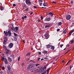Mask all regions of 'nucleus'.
I'll return each instance as SVG.
<instances>
[{"label": "nucleus", "instance_id": "nucleus-8", "mask_svg": "<svg viewBox=\"0 0 74 74\" xmlns=\"http://www.w3.org/2000/svg\"><path fill=\"white\" fill-rule=\"evenodd\" d=\"M12 47H13V44L12 43H10L8 45V47L9 48H11Z\"/></svg>", "mask_w": 74, "mask_h": 74}, {"label": "nucleus", "instance_id": "nucleus-32", "mask_svg": "<svg viewBox=\"0 0 74 74\" xmlns=\"http://www.w3.org/2000/svg\"><path fill=\"white\" fill-rule=\"evenodd\" d=\"M47 68V66H44V67L43 68V69L44 70V69H46Z\"/></svg>", "mask_w": 74, "mask_h": 74}, {"label": "nucleus", "instance_id": "nucleus-35", "mask_svg": "<svg viewBox=\"0 0 74 74\" xmlns=\"http://www.w3.org/2000/svg\"><path fill=\"white\" fill-rule=\"evenodd\" d=\"M10 56H11V57H12V58H14V56L13 54H12L10 55Z\"/></svg>", "mask_w": 74, "mask_h": 74}, {"label": "nucleus", "instance_id": "nucleus-56", "mask_svg": "<svg viewBox=\"0 0 74 74\" xmlns=\"http://www.w3.org/2000/svg\"><path fill=\"white\" fill-rule=\"evenodd\" d=\"M44 59L42 58V59H41V61H42V60H44Z\"/></svg>", "mask_w": 74, "mask_h": 74}, {"label": "nucleus", "instance_id": "nucleus-10", "mask_svg": "<svg viewBox=\"0 0 74 74\" xmlns=\"http://www.w3.org/2000/svg\"><path fill=\"white\" fill-rule=\"evenodd\" d=\"M51 18L50 17L47 18H45V20L47 22H49L51 21Z\"/></svg>", "mask_w": 74, "mask_h": 74}, {"label": "nucleus", "instance_id": "nucleus-63", "mask_svg": "<svg viewBox=\"0 0 74 74\" xmlns=\"http://www.w3.org/2000/svg\"><path fill=\"white\" fill-rule=\"evenodd\" d=\"M30 59L29 58H28L27 59V60H29Z\"/></svg>", "mask_w": 74, "mask_h": 74}, {"label": "nucleus", "instance_id": "nucleus-60", "mask_svg": "<svg viewBox=\"0 0 74 74\" xmlns=\"http://www.w3.org/2000/svg\"><path fill=\"white\" fill-rule=\"evenodd\" d=\"M4 33L5 34V33H6V32H5V31H4Z\"/></svg>", "mask_w": 74, "mask_h": 74}, {"label": "nucleus", "instance_id": "nucleus-54", "mask_svg": "<svg viewBox=\"0 0 74 74\" xmlns=\"http://www.w3.org/2000/svg\"><path fill=\"white\" fill-rule=\"evenodd\" d=\"M71 4H73V1H71Z\"/></svg>", "mask_w": 74, "mask_h": 74}, {"label": "nucleus", "instance_id": "nucleus-34", "mask_svg": "<svg viewBox=\"0 0 74 74\" xmlns=\"http://www.w3.org/2000/svg\"><path fill=\"white\" fill-rule=\"evenodd\" d=\"M11 29L12 30H14V27L12 26L11 27Z\"/></svg>", "mask_w": 74, "mask_h": 74}, {"label": "nucleus", "instance_id": "nucleus-6", "mask_svg": "<svg viewBox=\"0 0 74 74\" xmlns=\"http://www.w3.org/2000/svg\"><path fill=\"white\" fill-rule=\"evenodd\" d=\"M7 38L5 37L4 38V41L3 44H5V43L7 42Z\"/></svg>", "mask_w": 74, "mask_h": 74}, {"label": "nucleus", "instance_id": "nucleus-61", "mask_svg": "<svg viewBox=\"0 0 74 74\" xmlns=\"http://www.w3.org/2000/svg\"><path fill=\"white\" fill-rule=\"evenodd\" d=\"M35 48H36V49H37V46H35Z\"/></svg>", "mask_w": 74, "mask_h": 74}, {"label": "nucleus", "instance_id": "nucleus-18", "mask_svg": "<svg viewBox=\"0 0 74 74\" xmlns=\"http://www.w3.org/2000/svg\"><path fill=\"white\" fill-rule=\"evenodd\" d=\"M49 15H51V16H53V13H52L51 12H50V13H49Z\"/></svg>", "mask_w": 74, "mask_h": 74}, {"label": "nucleus", "instance_id": "nucleus-41", "mask_svg": "<svg viewBox=\"0 0 74 74\" xmlns=\"http://www.w3.org/2000/svg\"><path fill=\"white\" fill-rule=\"evenodd\" d=\"M57 32H59V31H60V29H58L57 30Z\"/></svg>", "mask_w": 74, "mask_h": 74}, {"label": "nucleus", "instance_id": "nucleus-28", "mask_svg": "<svg viewBox=\"0 0 74 74\" xmlns=\"http://www.w3.org/2000/svg\"><path fill=\"white\" fill-rule=\"evenodd\" d=\"M47 73V71H45L44 72L42 73L41 74H45Z\"/></svg>", "mask_w": 74, "mask_h": 74}, {"label": "nucleus", "instance_id": "nucleus-5", "mask_svg": "<svg viewBox=\"0 0 74 74\" xmlns=\"http://www.w3.org/2000/svg\"><path fill=\"white\" fill-rule=\"evenodd\" d=\"M18 29L19 28L18 27H15V28H14V30L15 32H16V33H17L18 32Z\"/></svg>", "mask_w": 74, "mask_h": 74}, {"label": "nucleus", "instance_id": "nucleus-17", "mask_svg": "<svg viewBox=\"0 0 74 74\" xmlns=\"http://www.w3.org/2000/svg\"><path fill=\"white\" fill-rule=\"evenodd\" d=\"M70 42H71V44H73L74 43V40L72 39L70 41Z\"/></svg>", "mask_w": 74, "mask_h": 74}, {"label": "nucleus", "instance_id": "nucleus-58", "mask_svg": "<svg viewBox=\"0 0 74 74\" xmlns=\"http://www.w3.org/2000/svg\"><path fill=\"white\" fill-rule=\"evenodd\" d=\"M73 25H72L71 26V27H73Z\"/></svg>", "mask_w": 74, "mask_h": 74}, {"label": "nucleus", "instance_id": "nucleus-19", "mask_svg": "<svg viewBox=\"0 0 74 74\" xmlns=\"http://www.w3.org/2000/svg\"><path fill=\"white\" fill-rule=\"evenodd\" d=\"M43 5L44 7H46V6H47V5H46L45 2H44L43 4Z\"/></svg>", "mask_w": 74, "mask_h": 74}, {"label": "nucleus", "instance_id": "nucleus-23", "mask_svg": "<svg viewBox=\"0 0 74 74\" xmlns=\"http://www.w3.org/2000/svg\"><path fill=\"white\" fill-rule=\"evenodd\" d=\"M66 33H67V32H66V30L65 29L64 31V34H66Z\"/></svg>", "mask_w": 74, "mask_h": 74}, {"label": "nucleus", "instance_id": "nucleus-31", "mask_svg": "<svg viewBox=\"0 0 74 74\" xmlns=\"http://www.w3.org/2000/svg\"><path fill=\"white\" fill-rule=\"evenodd\" d=\"M5 35V36H8V32H6Z\"/></svg>", "mask_w": 74, "mask_h": 74}, {"label": "nucleus", "instance_id": "nucleus-3", "mask_svg": "<svg viewBox=\"0 0 74 74\" xmlns=\"http://www.w3.org/2000/svg\"><path fill=\"white\" fill-rule=\"evenodd\" d=\"M71 18V16L70 15H68L66 17V20H70Z\"/></svg>", "mask_w": 74, "mask_h": 74}, {"label": "nucleus", "instance_id": "nucleus-29", "mask_svg": "<svg viewBox=\"0 0 74 74\" xmlns=\"http://www.w3.org/2000/svg\"><path fill=\"white\" fill-rule=\"evenodd\" d=\"M8 33H9V34H11V32H10V30L8 31Z\"/></svg>", "mask_w": 74, "mask_h": 74}, {"label": "nucleus", "instance_id": "nucleus-53", "mask_svg": "<svg viewBox=\"0 0 74 74\" xmlns=\"http://www.w3.org/2000/svg\"><path fill=\"white\" fill-rule=\"evenodd\" d=\"M24 17V18H27V16H25Z\"/></svg>", "mask_w": 74, "mask_h": 74}, {"label": "nucleus", "instance_id": "nucleus-50", "mask_svg": "<svg viewBox=\"0 0 74 74\" xmlns=\"http://www.w3.org/2000/svg\"><path fill=\"white\" fill-rule=\"evenodd\" d=\"M38 55H40V54H41V52H38Z\"/></svg>", "mask_w": 74, "mask_h": 74}, {"label": "nucleus", "instance_id": "nucleus-36", "mask_svg": "<svg viewBox=\"0 0 74 74\" xmlns=\"http://www.w3.org/2000/svg\"><path fill=\"white\" fill-rule=\"evenodd\" d=\"M20 57L19 56L18 58V61H19L20 60Z\"/></svg>", "mask_w": 74, "mask_h": 74}, {"label": "nucleus", "instance_id": "nucleus-51", "mask_svg": "<svg viewBox=\"0 0 74 74\" xmlns=\"http://www.w3.org/2000/svg\"><path fill=\"white\" fill-rule=\"evenodd\" d=\"M34 8H37V7H36V6H34Z\"/></svg>", "mask_w": 74, "mask_h": 74}, {"label": "nucleus", "instance_id": "nucleus-13", "mask_svg": "<svg viewBox=\"0 0 74 74\" xmlns=\"http://www.w3.org/2000/svg\"><path fill=\"white\" fill-rule=\"evenodd\" d=\"M51 49H53V50H54L55 49V47L51 45Z\"/></svg>", "mask_w": 74, "mask_h": 74}, {"label": "nucleus", "instance_id": "nucleus-27", "mask_svg": "<svg viewBox=\"0 0 74 74\" xmlns=\"http://www.w3.org/2000/svg\"><path fill=\"white\" fill-rule=\"evenodd\" d=\"M14 36H15V37H16V36H18V35H17V34H16L15 33H14Z\"/></svg>", "mask_w": 74, "mask_h": 74}, {"label": "nucleus", "instance_id": "nucleus-64", "mask_svg": "<svg viewBox=\"0 0 74 74\" xmlns=\"http://www.w3.org/2000/svg\"><path fill=\"white\" fill-rule=\"evenodd\" d=\"M30 62H32V63H33V61L31 60V61H30Z\"/></svg>", "mask_w": 74, "mask_h": 74}, {"label": "nucleus", "instance_id": "nucleus-39", "mask_svg": "<svg viewBox=\"0 0 74 74\" xmlns=\"http://www.w3.org/2000/svg\"><path fill=\"white\" fill-rule=\"evenodd\" d=\"M51 69V68H49L47 70V71L48 72V71H49V69Z\"/></svg>", "mask_w": 74, "mask_h": 74}, {"label": "nucleus", "instance_id": "nucleus-47", "mask_svg": "<svg viewBox=\"0 0 74 74\" xmlns=\"http://www.w3.org/2000/svg\"><path fill=\"white\" fill-rule=\"evenodd\" d=\"M13 6H14V7H15V6H16V5L15 4H13Z\"/></svg>", "mask_w": 74, "mask_h": 74}, {"label": "nucleus", "instance_id": "nucleus-2", "mask_svg": "<svg viewBox=\"0 0 74 74\" xmlns=\"http://www.w3.org/2000/svg\"><path fill=\"white\" fill-rule=\"evenodd\" d=\"M1 60L3 62H4V60L5 63L6 64H8V62H7V59H6L5 58H4L3 57L1 58Z\"/></svg>", "mask_w": 74, "mask_h": 74}, {"label": "nucleus", "instance_id": "nucleus-15", "mask_svg": "<svg viewBox=\"0 0 74 74\" xmlns=\"http://www.w3.org/2000/svg\"><path fill=\"white\" fill-rule=\"evenodd\" d=\"M51 45L49 44L47 45V48H49L51 47Z\"/></svg>", "mask_w": 74, "mask_h": 74}, {"label": "nucleus", "instance_id": "nucleus-62", "mask_svg": "<svg viewBox=\"0 0 74 74\" xmlns=\"http://www.w3.org/2000/svg\"><path fill=\"white\" fill-rule=\"evenodd\" d=\"M33 14V12H31L30 14V15H32V14Z\"/></svg>", "mask_w": 74, "mask_h": 74}, {"label": "nucleus", "instance_id": "nucleus-38", "mask_svg": "<svg viewBox=\"0 0 74 74\" xmlns=\"http://www.w3.org/2000/svg\"><path fill=\"white\" fill-rule=\"evenodd\" d=\"M2 70H4V69H5V67L4 66H3L2 68Z\"/></svg>", "mask_w": 74, "mask_h": 74}, {"label": "nucleus", "instance_id": "nucleus-9", "mask_svg": "<svg viewBox=\"0 0 74 74\" xmlns=\"http://www.w3.org/2000/svg\"><path fill=\"white\" fill-rule=\"evenodd\" d=\"M74 32V29H73L72 30H71L69 33V36H70L71 35V34L73 33Z\"/></svg>", "mask_w": 74, "mask_h": 74}, {"label": "nucleus", "instance_id": "nucleus-25", "mask_svg": "<svg viewBox=\"0 0 74 74\" xmlns=\"http://www.w3.org/2000/svg\"><path fill=\"white\" fill-rule=\"evenodd\" d=\"M42 2V0H39L38 3H39Z\"/></svg>", "mask_w": 74, "mask_h": 74}, {"label": "nucleus", "instance_id": "nucleus-37", "mask_svg": "<svg viewBox=\"0 0 74 74\" xmlns=\"http://www.w3.org/2000/svg\"><path fill=\"white\" fill-rule=\"evenodd\" d=\"M70 62V60H69L68 62L67 63V64L65 65V66H67V64H68V63H69V62Z\"/></svg>", "mask_w": 74, "mask_h": 74}, {"label": "nucleus", "instance_id": "nucleus-30", "mask_svg": "<svg viewBox=\"0 0 74 74\" xmlns=\"http://www.w3.org/2000/svg\"><path fill=\"white\" fill-rule=\"evenodd\" d=\"M25 10L26 12H27V11H28V8H27Z\"/></svg>", "mask_w": 74, "mask_h": 74}, {"label": "nucleus", "instance_id": "nucleus-52", "mask_svg": "<svg viewBox=\"0 0 74 74\" xmlns=\"http://www.w3.org/2000/svg\"><path fill=\"white\" fill-rule=\"evenodd\" d=\"M40 59H41V58H39L38 59V61H39V60H40Z\"/></svg>", "mask_w": 74, "mask_h": 74}, {"label": "nucleus", "instance_id": "nucleus-26", "mask_svg": "<svg viewBox=\"0 0 74 74\" xmlns=\"http://www.w3.org/2000/svg\"><path fill=\"white\" fill-rule=\"evenodd\" d=\"M30 53L29 52V53H27V54L26 55L27 56H29V55H30Z\"/></svg>", "mask_w": 74, "mask_h": 74}, {"label": "nucleus", "instance_id": "nucleus-42", "mask_svg": "<svg viewBox=\"0 0 74 74\" xmlns=\"http://www.w3.org/2000/svg\"><path fill=\"white\" fill-rule=\"evenodd\" d=\"M40 22V19H38V23H39V22Z\"/></svg>", "mask_w": 74, "mask_h": 74}, {"label": "nucleus", "instance_id": "nucleus-7", "mask_svg": "<svg viewBox=\"0 0 74 74\" xmlns=\"http://www.w3.org/2000/svg\"><path fill=\"white\" fill-rule=\"evenodd\" d=\"M50 26H51V24L48 23L45 25V28H47V27H50Z\"/></svg>", "mask_w": 74, "mask_h": 74}, {"label": "nucleus", "instance_id": "nucleus-22", "mask_svg": "<svg viewBox=\"0 0 74 74\" xmlns=\"http://www.w3.org/2000/svg\"><path fill=\"white\" fill-rule=\"evenodd\" d=\"M0 9H1V11H3V10H4V8L3 7H1Z\"/></svg>", "mask_w": 74, "mask_h": 74}, {"label": "nucleus", "instance_id": "nucleus-16", "mask_svg": "<svg viewBox=\"0 0 74 74\" xmlns=\"http://www.w3.org/2000/svg\"><path fill=\"white\" fill-rule=\"evenodd\" d=\"M62 23L61 22H60L58 23V25L59 26H60V25H62Z\"/></svg>", "mask_w": 74, "mask_h": 74}, {"label": "nucleus", "instance_id": "nucleus-40", "mask_svg": "<svg viewBox=\"0 0 74 74\" xmlns=\"http://www.w3.org/2000/svg\"><path fill=\"white\" fill-rule=\"evenodd\" d=\"M25 65V63H22L21 64V65L22 66H24Z\"/></svg>", "mask_w": 74, "mask_h": 74}, {"label": "nucleus", "instance_id": "nucleus-21", "mask_svg": "<svg viewBox=\"0 0 74 74\" xmlns=\"http://www.w3.org/2000/svg\"><path fill=\"white\" fill-rule=\"evenodd\" d=\"M43 53H44V54H47V51H43Z\"/></svg>", "mask_w": 74, "mask_h": 74}, {"label": "nucleus", "instance_id": "nucleus-57", "mask_svg": "<svg viewBox=\"0 0 74 74\" xmlns=\"http://www.w3.org/2000/svg\"><path fill=\"white\" fill-rule=\"evenodd\" d=\"M62 63H64V60H62Z\"/></svg>", "mask_w": 74, "mask_h": 74}, {"label": "nucleus", "instance_id": "nucleus-12", "mask_svg": "<svg viewBox=\"0 0 74 74\" xmlns=\"http://www.w3.org/2000/svg\"><path fill=\"white\" fill-rule=\"evenodd\" d=\"M45 36L47 38H49V36H48V34H45Z\"/></svg>", "mask_w": 74, "mask_h": 74}, {"label": "nucleus", "instance_id": "nucleus-33", "mask_svg": "<svg viewBox=\"0 0 74 74\" xmlns=\"http://www.w3.org/2000/svg\"><path fill=\"white\" fill-rule=\"evenodd\" d=\"M3 47L4 48V49H6L7 48V47H6V46L4 45H3Z\"/></svg>", "mask_w": 74, "mask_h": 74}, {"label": "nucleus", "instance_id": "nucleus-49", "mask_svg": "<svg viewBox=\"0 0 74 74\" xmlns=\"http://www.w3.org/2000/svg\"><path fill=\"white\" fill-rule=\"evenodd\" d=\"M72 35L73 37H74V32L72 34Z\"/></svg>", "mask_w": 74, "mask_h": 74}, {"label": "nucleus", "instance_id": "nucleus-59", "mask_svg": "<svg viewBox=\"0 0 74 74\" xmlns=\"http://www.w3.org/2000/svg\"><path fill=\"white\" fill-rule=\"evenodd\" d=\"M46 14L47 15H49V13H48V12H47Z\"/></svg>", "mask_w": 74, "mask_h": 74}, {"label": "nucleus", "instance_id": "nucleus-48", "mask_svg": "<svg viewBox=\"0 0 74 74\" xmlns=\"http://www.w3.org/2000/svg\"><path fill=\"white\" fill-rule=\"evenodd\" d=\"M71 68H72V66H71V65H70V67L69 69H71Z\"/></svg>", "mask_w": 74, "mask_h": 74}, {"label": "nucleus", "instance_id": "nucleus-55", "mask_svg": "<svg viewBox=\"0 0 74 74\" xmlns=\"http://www.w3.org/2000/svg\"><path fill=\"white\" fill-rule=\"evenodd\" d=\"M22 19H25V18H24V17H22Z\"/></svg>", "mask_w": 74, "mask_h": 74}, {"label": "nucleus", "instance_id": "nucleus-45", "mask_svg": "<svg viewBox=\"0 0 74 74\" xmlns=\"http://www.w3.org/2000/svg\"><path fill=\"white\" fill-rule=\"evenodd\" d=\"M39 4L40 6H41V5H42V3H39Z\"/></svg>", "mask_w": 74, "mask_h": 74}, {"label": "nucleus", "instance_id": "nucleus-44", "mask_svg": "<svg viewBox=\"0 0 74 74\" xmlns=\"http://www.w3.org/2000/svg\"><path fill=\"white\" fill-rule=\"evenodd\" d=\"M40 18H41V19L42 20V19H43V17H42V16H41L40 17Z\"/></svg>", "mask_w": 74, "mask_h": 74}, {"label": "nucleus", "instance_id": "nucleus-46", "mask_svg": "<svg viewBox=\"0 0 74 74\" xmlns=\"http://www.w3.org/2000/svg\"><path fill=\"white\" fill-rule=\"evenodd\" d=\"M54 4H55L56 2V1H53L52 2Z\"/></svg>", "mask_w": 74, "mask_h": 74}, {"label": "nucleus", "instance_id": "nucleus-14", "mask_svg": "<svg viewBox=\"0 0 74 74\" xmlns=\"http://www.w3.org/2000/svg\"><path fill=\"white\" fill-rule=\"evenodd\" d=\"M8 60L9 62H12V59H11V58L10 57H8Z\"/></svg>", "mask_w": 74, "mask_h": 74}, {"label": "nucleus", "instance_id": "nucleus-43", "mask_svg": "<svg viewBox=\"0 0 74 74\" xmlns=\"http://www.w3.org/2000/svg\"><path fill=\"white\" fill-rule=\"evenodd\" d=\"M60 45V47L61 48H62V46H63V44L61 45Z\"/></svg>", "mask_w": 74, "mask_h": 74}, {"label": "nucleus", "instance_id": "nucleus-24", "mask_svg": "<svg viewBox=\"0 0 74 74\" xmlns=\"http://www.w3.org/2000/svg\"><path fill=\"white\" fill-rule=\"evenodd\" d=\"M14 40L15 41H16L17 40V38H16V37H14Z\"/></svg>", "mask_w": 74, "mask_h": 74}, {"label": "nucleus", "instance_id": "nucleus-11", "mask_svg": "<svg viewBox=\"0 0 74 74\" xmlns=\"http://www.w3.org/2000/svg\"><path fill=\"white\" fill-rule=\"evenodd\" d=\"M7 68L8 69V70H10L11 69V66L10 65H8L7 66Z\"/></svg>", "mask_w": 74, "mask_h": 74}, {"label": "nucleus", "instance_id": "nucleus-1", "mask_svg": "<svg viewBox=\"0 0 74 74\" xmlns=\"http://www.w3.org/2000/svg\"><path fill=\"white\" fill-rule=\"evenodd\" d=\"M34 65H35L36 66H37V64L36 65H34V64H32L28 65V67L27 68L28 70H33L32 68L34 67Z\"/></svg>", "mask_w": 74, "mask_h": 74}, {"label": "nucleus", "instance_id": "nucleus-4", "mask_svg": "<svg viewBox=\"0 0 74 74\" xmlns=\"http://www.w3.org/2000/svg\"><path fill=\"white\" fill-rule=\"evenodd\" d=\"M25 3L27 4H31V2L29 0H26Z\"/></svg>", "mask_w": 74, "mask_h": 74}, {"label": "nucleus", "instance_id": "nucleus-20", "mask_svg": "<svg viewBox=\"0 0 74 74\" xmlns=\"http://www.w3.org/2000/svg\"><path fill=\"white\" fill-rule=\"evenodd\" d=\"M6 54H8L9 53V50H8L7 49L6 50Z\"/></svg>", "mask_w": 74, "mask_h": 74}]
</instances>
